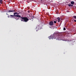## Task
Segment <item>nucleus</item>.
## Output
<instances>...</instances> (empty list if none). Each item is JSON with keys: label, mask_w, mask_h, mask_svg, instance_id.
Segmentation results:
<instances>
[{"label": "nucleus", "mask_w": 76, "mask_h": 76, "mask_svg": "<svg viewBox=\"0 0 76 76\" xmlns=\"http://www.w3.org/2000/svg\"><path fill=\"white\" fill-rule=\"evenodd\" d=\"M17 17H14V18H15V19H16V20H18V19H20V18H17Z\"/></svg>", "instance_id": "6"}, {"label": "nucleus", "mask_w": 76, "mask_h": 76, "mask_svg": "<svg viewBox=\"0 0 76 76\" xmlns=\"http://www.w3.org/2000/svg\"><path fill=\"white\" fill-rule=\"evenodd\" d=\"M33 17L32 18L33 19Z\"/></svg>", "instance_id": "20"}, {"label": "nucleus", "mask_w": 76, "mask_h": 76, "mask_svg": "<svg viewBox=\"0 0 76 76\" xmlns=\"http://www.w3.org/2000/svg\"><path fill=\"white\" fill-rule=\"evenodd\" d=\"M36 30H37V31H38L39 30V28H36Z\"/></svg>", "instance_id": "13"}, {"label": "nucleus", "mask_w": 76, "mask_h": 76, "mask_svg": "<svg viewBox=\"0 0 76 76\" xmlns=\"http://www.w3.org/2000/svg\"><path fill=\"white\" fill-rule=\"evenodd\" d=\"M66 30V28H63V30L65 31Z\"/></svg>", "instance_id": "14"}, {"label": "nucleus", "mask_w": 76, "mask_h": 76, "mask_svg": "<svg viewBox=\"0 0 76 76\" xmlns=\"http://www.w3.org/2000/svg\"><path fill=\"white\" fill-rule=\"evenodd\" d=\"M49 25L52 26L53 25V22L52 21H51L50 22V23H49Z\"/></svg>", "instance_id": "4"}, {"label": "nucleus", "mask_w": 76, "mask_h": 76, "mask_svg": "<svg viewBox=\"0 0 76 76\" xmlns=\"http://www.w3.org/2000/svg\"><path fill=\"white\" fill-rule=\"evenodd\" d=\"M56 39L58 40H62L64 39L63 35H58L57 37L55 36L54 35H52L49 37V39Z\"/></svg>", "instance_id": "1"}, {"label": "nucleus", "mask_w": 76, "mask_h": 76, "mask_svg": "<svg viewBox=\"0 0 76 76\" xmlns=\"http://www.w3.org/2000/svg\"><path fill=\"white\" fill-rule=\"evenodd\" d=\"M7 18H11V17H10V16H8L7 17Z\"/></svg>", "instance_id": "16"}, {"label": "nucleus", "mask_w": 76, "mask_h": 76, "mask_svg": "<svg viewBox=\"0 0 76 76\" xmlns=\"http://www.w3.org/2000/svg\"><path fill=\"white\" fill-rule=\"evenodd\" d=\"M18 15V12H15L13 13V15Z\"/></svg>", "instance_id": "7"}, {"label": "nucleus", "mask_w": 76, "mask_h": 76, "mask_svg": "<svg viewBox=\"0 0 76 76\" xmlns=\"http://www.w3.org/2000/svg\"><path fill=\"white\" fill-rule=\"evenodd\" d=\"M8 12H16V11L15 10H9L8 11Z\"/></svg>", "instance_id": "5"}, {"label": "nucleus", "mask_w": 76, "mask_h": 76, "mask_svg": "<svg viewBox=\"0 0 76 76\" xmlns=\"http://www.w3.org/2000/svg\"><path fill=\"white\" fill-rule=\"evenodd\" d=\"M74 22H76V20H74Z\"/></svg>", "instance_id": "17"}, {"label": "nucleus", "mask_w": 76, "mask_h": 76, "mask_svg": "<svg viewBox=\"0 0 76 76\" xmlns=\"http://www.w3.org/2000/svg\"><path fill=\"white\" fill-rule=\"evenodd\" d=\"M6 15H8V14L7 13H6Z\"/></svg>", "instance_id": "19"}, {"label": "nucleus", "mask_w": 76, "mask_h": 76, "mask_svg": "<svg viewBox=\"0 0 76 76\" xmlns=\"http://www.w3.org/2000/svg\"><path fill=\"white\" fill-rule=\"evenodd\" d=\"M53 22H54V23H56V21H54Z\"/></svg>", "instance_id": "15"}, {"label": "nucleus", "mask_w": 76, "mask_h": 76, "mask_svg": "<svg viewBox=\"0 0 76 76\" xmlns=\"http://www.w3.org/2000/svg\"><path fill=\"white\" fill-rule=\"evenodd\" d=\"M20 20H21V21L26 22L28 21V19L26 17H22L20 18Z\"/></svg>", "instance_id": "2"}, {"label": "nucleus", "mask_w": 76, "mask_h": 76, "mask_svg": "<svg viewBox=\"0 0 76 76\" xmlns=\"http://www.w3.org/2000/svg\"><path fill=\"white\" fill-rule=\"evenodd\" d=\"M0 3L2 4V0H0Z\"/></svg>", "instance_id": "11"}, {"label": "nucleus", "mask_w": 76, "mask_h": 76, "mask_svg": "<svg viewBox=\"0 0 76 76\" xmlns=\"http://www.w3.org/2000/svg\"><path fill=\"white\" fill-rule=\"evenodd\" d=\"M10 17L12 18H15L17 17L18 18H22V17H21L20 16L18 15H10Z\"/></svg>", "instance_id": "3"}, {"label": "nucleus", "mask_w": 76, "mask_h": 76, "mask_svg": "<svg viewBox=\"0 0 76 76\" xmlns=\"http://www.w3.org/2000/svg\"><path fill=\"white\" fill-rule=\"evenodd\" d=\"M28 12L29 13V11H28Z\"/></svg>", "instance_id": "18"}, {"label": "nucleus", "mask_w": 76, "mask_h": 76, "mask_svg": "<svg viewBox=\"0 0 76 76\" xmlns=\"http://www.w3.org/2000/svg\"><path fill=\"white\" fill-rule=\"evenodd\" d=\"M73 17L74 18L76 19V16H74V17Z\"/></svg>", "instance_id": "12"}, {"label": "nucleus", "mask_w": 76, "mask_h": 76, "mask_svg": "<svg viewBox=\"0 0 76 76\" xmlns=\"http://www.w3.org/2000/svg\"><path fill=\"white\" fill-rule=\"evenodd\" d=\"M57 19H58V22H59L60 21V18H59V17H58Z\"/></svg>", "instance_id": "8"}, {"label": "nucleus", "mask_w": 76, "mask_h": 76, "mask_svg": "<svg viewBox=\"0 0 76 76\" xmlns=\"http://www.w3.org/2000/svg\"><path fill=\"white\" fill-rule=\"evenodd\" d=\"M68 6L69 7H73V5H71V4H68Z\"/></svg>", "instance_id": "9"}, {"label": "nucleus", "mask_w": 76, "mask_h": 76, "mask_svg": "<svg viewBox=\"0 0 76 76\" xmlns=\"http://www.w3.org/2000/svg\"><path fill=\"white\" fill-rule=\"evenodd\" d=\"M72 21L73 22V20H72Z\"/></svg>", "instance_id": "21"}, {"label": "nucleus", "mask_w": 76, "mask_h": 76, "mask_svg": "<svg viewBox=\"0 0 76 76\" xmlns=\"http://www.w3.org/2000/svg\"><path fill=\"white\" fill-rule=\"evenodd\" d=\"M71 4H72V5L74 4V1H71Z\"/></svg>", "instance_id": "10"}]
</instances>
